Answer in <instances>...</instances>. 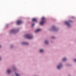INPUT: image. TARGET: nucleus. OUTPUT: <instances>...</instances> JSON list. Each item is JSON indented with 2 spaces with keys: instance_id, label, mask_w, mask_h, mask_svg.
<instances>
[{
  "instance_id": "7ed1b4c3",
  "label": "nucleus",
  "mask_w": 76,
  "mask_h": 76,
  "mask_svg": "<svg viewBox=\"0 0 76 76\" xmlns=\"http://www.w3.org/2000/svg\"><path fill=\"white\" fill-rule=\"evenodd\" d=\"M25 37L28 39H32V36H31L29 34H26L25 36Z\"/></svg>"
},
{
  "instance_id": "20e7f679",
  "label": "nucleus",
  "mask_w": 76,
  "mask_h": 76,
  "mask_svg": "<svg viewBox=\"0 0 76 76\" xmlns=\"http://www.w3.org/2000/svg\"><path fill=\"white\" fill-rule=\"evenodd\" d=\"M22 21L20 20H18L17 22V25H20V24H21V23H22Z\"/></svg>"
},
{
  "instance_id": "2eb2a0df",
  "label": "nucleus",
  "mask_w": 76,
  "mask_h": 76,
  "mask_svg": "<svg viewBox=\"0 0 76 76\" xmlns=\"http://www.w3.org/2000/svg\"><path fill=\"white\" fill-rule=\"evenodd\" d=\"M52 28L53 29H55V27L54 26H53Z\"/></svg>"
},
{
  "instance_id": "f257e3e1",
  "label": "nucleus",
  "mask_w": 76,
  "mask_h": 76,
  "mask_svg": "<svg viewBox=\"0 0 76 76\" xmlns=\"http://www.w3.org/2000/svg\"><path fill=\"white\" fill-rule=\"evenodd\" d=\"M45 18L44 17H42V18L41 22L40 23V24L41 25H44V23H45Z\"/></svg>"
},
{
  "instance_id": "f8f14e48",
  "label": "nucleus",
  "mask_w": 76,
  "mask_h": 76,
  "mask_svg": "<svg viewBox=\"0 0 76 76\" xmlns=\"http://www.w3.org/2000/svg\"><path fill=\"white\" fill-rule=\"evenodd\" d=\"M62 60H63V61H66V59L65 58H64Z\"/></svg>"
},
{
  "instance_id": "dca6fc26",
  "label": "nucleus",
  "mask_w": 76,
  "mask_h": 76,
  "mask_svg": "<svg viewBox=\"0 0 76 76\" xmlns=\"http://www.w3.org/2000/svg\"><path fill=\"white\" fill-rule=\"evenodd\" d=\"M34 24H32L31 25L32 26H34Z\"/></svg>"
},
{
  "instance_id": "ddd939ff",
  "label": "nucleus",
  "mask_w": 76,
  "mask_h": 76,
  "mask_svg": "<svg viewBox=\"0 0 76 76\" xmlns=\"http://www.w3.org/2000/svg\"><path fill=\"white\" fill-rule=\"evenodd\" d=\"M44 51V50H40V52H41V53H42Z\"/></svg>"
},
{
  "instance_id": "1a4fd4ad",
  "label": "nucleus",
  "mask_w": 76,
  "mask_h": 76,
  "mask_svg": "<svg viewBox=\"0 0 76 76\" xmlns=\"http://www.w3.org/2000/svg\"><path fill=\"white\" fill-rule=\"evenodd\" d=\"M11 72V71L9 69H8L7 71V73L8 74H10Z\"/></svg>"
},
{
  "instance_id": "412c9836",
  "label": "nucleus",
  "mask_w": 76,
  "mask_h": 76,
  "mask_svg": "<svg viewBox=\"0 0 76 76\" xmlns=\"http://www.w3.org/2000/svg\"><path fill=\"white\" fill-rule=\"evenodd\" d=\"M11 47H12V46H11Z\"/></svg>"
},
{
  "instance_id": "39448f33",
  "label": "nucleus",
  "mask_w": 76,
  "mask_h": 76,
  "mask_svg": "<svg viewBox=\"0 0 76 76\" xmlns=\"http://www.w3.org/2000/svg\"><path fill=\"white\" fill-rule=\"evenodd\" d=\"M10 33H13L14 34L15 32V30L14 29L10 31Z\"/></svg>"
},
{
  "instance_id": "a211bd4d",
  "label": "nucleus",
  "mask_w": 76,
  "mask_h": 76,
  "mask_svg": "<svg viewBox=\"0 0 76 76\" xmlns=\"http://www.w3.org/2000/svg\"><path fill=\"white\" fill-rule=\"evenodd\" d=\"M52 38H55V37H52Z\"/></svg>"
},
{
  "instance_id": "6ab92c4d",
  "label": "nucleus",
  "mask_w": 76,
  "mask_h": 76,
  "mask_svg": "<svg viewBox=\"0 0 76 76\" xmlns=\"http://www.w3.org/2000/svg\"><path fill=\"white\" fill-rule=\"evenodd\" d=\"M1 46L0 45V48L1 47Z\"/></svg>"
},
{
  "instance_id": "0eeeda50",
  "label": "nucleus",
  "mask_w": 76,
  "mask_h": 76,
  "mask_svg": "<svg viewBox=\"0 0 76 76\" xmlns=\"http://www.w3.org/2000/svg\"><path fill=\"white\" fill-rule=\"evenodd\" d=\"M32 21L34 22H37V19L36 18H33Z\"/></svg>"
},
{
  "instance_id": "9b49d317",
  "label": "nucleus",
  "mask_w": 76,
  "mask_h": 76,
  "mask_svg": "<svg viewBox=\"0 0 76 76\" xmlns=\"http://www.w3.org/2000/svg\"><path fill=\"white\" fill-rule=\"evenodd\" d=\"M45 42L46 44H48V41H45Z\"/></svg>"
},
{
  "instance_id": "423d86ee",
  "label": "nucleus",
  "mask_w": 76,
  "mask_h": 76,
  "mask_svg": "<svg viewBox=\"0 0 76 76\" xmlns=\"http://www.w3.org/2000/svg\"><path fill=\"white\" fill-rule=\"evenodd\" d=\"M61 66H62L61 64H60L57 67L58 69H60L61 67Z\"/></svg>"
},
{
  "instance_id": "aec40b11",
  "label": "nucleus",
  "mask_w": 76,
  "mask_h": 76,
  "mask_svg": "<svg viewBox=\"0 0 76 76\" xmlns=\"http://www.w3.org/2000/svg\"><path fill=\"white\" fill-rule=\"evenodd\" d=\"M1 60V58H0V60Z\"/></svg>"
},
{
  "instance_id": "6e6552de",
  "label": "nucleus",
  "mask_w": 76,
  "mask_h": 76,
  "mask_svg": "<svg viewBox=\"0 0 76 76\" xmlns=\"http://www.w3.org/2000/svg\"><path fill=\"white\" fill-rule=\"evenodd\" d=\"M41 31V29H38L36 30L35 32H39V31Z\"/></svg>"
},
{
  "instance_id": "f03ea898",
  "label": "nucleus",
  "mask_w": 76,
  "mask_h": 76,
  "mask_svg": "<svg viewBox=\"0 0 76 76\" xmlns=\"http://www.w3.org/2000/svg\"><path fill=\"white\" fill-rule=\"evenodd\" d=\"M73 22L71 20H69V21H66L65 22V24H66L68 26V27H70V23H72Z\"/></svg>"
},
{
  "instance_id": "9d476101",
  "label": "nucleus",
  "mask_w": 76,
  "mask_h": 76,
  "mask_svg": "<svg viewBox=\"0 0 76 76\" xmlns=\"http://www.w3.org/2000/svg\"><path fill=\"white\" fill-rule=\"evenodd\" d=\"M22 44H26V45H28V43L27 42H23L22 43Z\"/></svg>"
},
{
  "instance_id": "f3484780",
  "label": "nucleus",
  "mask_w": 76,
  "mask_h": 76,
  "mask_svg": "<svg viewBox=\"0 0 76 76\" xmlns=\"http://www.w3.org/2000/svg\"><path fill=\"white\" fill-rule=\"evenodd\" d=\"M74 60L75 61H76V59H75Z\"/></svg>"
},
{
  "instance_id": "4468645a",
  "label": "nucleus",
  "mask_w": 76,
  "mask_h": 76,
  "mask_svg": "<svg viewBox=\"0 0 76 76\" xmlns=\"http://www.w3.org/2000/svg\"><path fill=\"white\" fill-rule=\"evenodd\" d=\"M15 75H16V76H19V75L18 74L15 73Z\"/></svg>"
}]
</instances>
